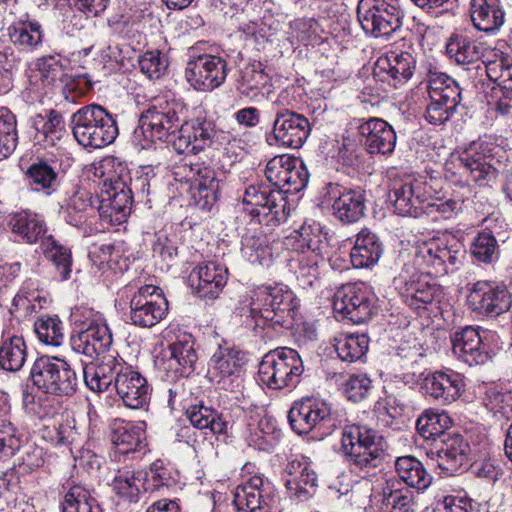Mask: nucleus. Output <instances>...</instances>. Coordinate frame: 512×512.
Masks as SVG:
<instances>
[{"label":"nucleus","instance_id":"f257e3e1","mask_svg":"<svg viewBox=\"0 0 512 512\" xmlns=\"http://www.w3.org/2000/svg\"><path fill=\"white\" fill-rule=\"evenodd\" d=\"M103 179L100 194L93 197L84 189L77 190L68 200L65 208L66 221L79 227L87 223L96 212L112 224H121L131 212L132 191L126 167L118 163L113 171H102Z\"/></svg>","mask_w":512,"mask_h":512},{"label":"nucleus","instance_id":"f03ea898","mask_svg":"<svg viewBox=\"0 0 512 512\" xmlns=\"http://www.w3.org/2000/svg\"><path fill=\"white\" fill-rule=\"evenodd\" d=\"M463 258L464 251L457 243L449 245L440 238L417 243L411 250L401 251L396 258L399 271L393 278V284L401 293L424 274L439 277L458 270Z\"/></svg>","mask_w":512,"mask_h":512},{"label":"nucleus","instance_id":"7ed1b4c3","mask_svg":"<svg viewBox=\"0 0 512 512\" xmlns=\"http://www.w3.org/2000/svg\"><path fill=\"white\" fill-rule=\"evenodd\" d=\"M297 307L294 293L286 286H260L253 293L245 323L253 329L265 326L288 328Z\"/></svg>","mask_w":512,"mask_h":512},{"label":"nucleus","instance_id":"20e7f679","mask_svg":"<svg viewBox=\"0 0 512 512\" xmlns=\"http://www.w3.org/2000/svg\"><path fill=\"white\" fill-rule=\"evenodd\" d=\"M340 452L352 472L369 475L384 461L385 443L376 430L363 424H348L342 428Z\"/></svg>","mask_w":512,"mask_h":512},{"label":"nucleus","instance_id":"39448f33","mask_svg":"<svg viewBox=\"0 0 512 512\" xmlns=\"http://www.w3.org/2000/svg\"><path fill=\"white\" fill-rule=\"evenodd\" d=\"M494 160L491 145L477 141L463 151L452 154L446 163V170L451 173L455 183L463 186H469L471 183L485 186L498 176Z\"/></svg>","mask_w":512,"mask_h":512},{"label":"nucleus","instance_id":"423d86ee","mask_svg":"<svg viewBox=\"0 0 512 512\" xmlns=\"http://www.w3.org/2000/svg\"><path fill=\"white\" fill-rule=\"evenodd\" d=\"M73 135L86 148H103L118 136L113 115L100 105L90 104L80 108L71 118Z\"/></svg>","mask_w":512,"mask_h":512},{"label":"nucleus","instance_id":"0eeeda50","mask_svg":"<svg viewBox=\"0 0 512 512\" xmlns=\"http://www.w3.org/2000/svg\"><path fill=\"white\" fill-rule=\"evenodd\" d=\"M187 114V106L182 100L155 98L141 115L140 130L150 141L168 140L171 136L178 135Z\"/></svg>","mask_w":512,"mask_h":512},{"label":"nucleus","instance_id":"6e6552de","mask_svg":"<svg viewBox=\"0 0 512 512\" xmlns=\"http://www.w3.org/2000/svg\"><path fill=\"white\" fill-rule=\"evenodd\" d=\"M427 90L430 102L424 117L432 125H441L456 112L462 101L459 84L443 72L430 71L427 75Z\"/></svg>","mask_w":512,"mask_h":512},{"label":"nucleus","instance_id":"1a4fd4ad","mask_svg":"<svg viewBox=\"0 0 512 512\" xmlns=\"http://www.w3.org/2000/svg\"><path fill=\"white\" fill-rule=\"evenodd\" d=\"M242 477L243 483L237 486L233 501L238 512H271L277 497L273 483L255 472L252 463L242 467Z\"/></svg>","mask_w":512,"mask_h":512},{"label":"nucleus","instance_id":"9d476101","mask_svg":"<svg viewBox=\"0 0 512 512\" xmlns=\"http://www.w3.org/2000/svg\"><path fill=\"white\" fill-rule=\"evenodd\" d=\"M303 362L294 349L283 347L265 354L259 364L258 377L271 389H283L299 382Z\"/></svg>","mask_w":512,"mask_h":512},{"label":"nucleus","instance_id":"9b49d317","mask_svg":"<svg viewBox=\"0 0 512 512\" xmlns=\"http://www.w3.org/2000/svg\"><path fill=\"white\" fill-rule=\"evenodd\" d=\"M242 203L244 211L251 215L257 224L277 226L288 216L284 194L264 184L250 185L246 188Z\"/></svg>","mask_w":512,"mask_h":512},{"label":"nucleus","instance_id":"f8f14e48","mask_svg":"<svg viewBox=\"0 0 512 512\" xmlns=\"http://www.w3.org/2000/svg\"><path fill=\"white\" fill-rule=\"evenodd\" d=\"M403 11L397 0H360L358 21L366 34L389 37L402 25Z\"/></svg>","mask_w":512,"mask_h":512},{"label":"nucleus","instance_id":"ddd939ff","mask_svg":"<svg viewBox=\"0 0 512 512\" xmlns=\"http://www.w3.org/2000/svg\"><path fill=\"white\" fill-rule=\"evenodd\" d=\"M274 112L272 134L269 144L297 149L302 147L311 132L309 120L302 114L280 106L279 99L271 105Z\"/></svg>","mask_w":512,"mask_h":512},{"label":"nucleus","instance_id":"4468645a","mask_svg":"<svg viewBox=\"0 0 512 512\" xmlns=\"http://www.w3.org/2000/svg\"><path fill=\"white\" fill-rule=\"evenodd\" d=\"M377 297L365 282L343 285L334 295L333 308L354 323H363L372 316Z\"/></svg>","mask_w":512,"mask_h":512},{"label":"nucleus","instance_id":"2eb2a0df","mask_svg":"<svg viewBox=\"0 0 512 512\" xmlns=\"http://www.w3.org/2000/svg\"><path fill=\"white\" fill-rule=\"evenodd\" d=\"M112 343L110 329L100 316L87 317L70 337L71 349L89 359L111 352Z\"/></svg>","mask_w":512,"mask_h":512},{"label":"nucleus","instance_id":"dca6fc26","mask_svg":"<svg viewBox=\"0 0 512 512\" xmlns=\"http://www.w3.org/2000/svg\"><path fill=\"white\" fill-rule=\"evenodd\" d=\"M185 76L195 90L211 91L225 81L226 61L211 54L195 55L192 50L186 65Z\"/></svg>","mask_w":512,"mask_h":512},{"label":"nucleus","instance_id":"f3484780","mask_svg":"<svg viewBox=\"0 0 512 512\" xmlns=\"http://www.w3.org/2000/svg\"><path fill=\"white\" fill-rule=\"evenodd\" d=\"M168 311L167 300L153 285H144L130 300V320L135 326L150 328L159 323Z\"/></svg>","mask_w":512,"mask_h":512},{"label":"nucleus","instance_id":"a211bd4d","mask_svg":"<svg viewBox=\"0 0 512 512\" xmlns=\"http://www.w3.org/2000/svg\"><path fill=\"white\" fill-rule=\"evenodd\" d=\"M467 301L473 311L489 317L512 310L511 294L503 284L478 281L471 288Z\"/></svg>","mask_w":512,"mask_h":512},{"label":"nucleus","instance_id":"6ab92c4d","mask_svg":"<svg viewBox=\"0 0 512 512\" xmlns=\"http://www.w3.org/2000/svg\"><path fill=\"white\" fill-rule=\"evenodd\" d=\"M215 135L214 122L199 115L189 121L185 119L178 135L170 141L179 154H197L212 144Z\"/></svg>","mask_w":512,"mask_h":512},{"label":"nucleus","instance_id":"aec40b11","mask_svg":"<svg viewBox=\"0 0 512 512\" xmlns=\"http://www.w3.org/2000/svg\"><path fill=\"white\" fill-rule=\"evenodd\" d=\"M194 345L192 337L186 334L169 345L168 355L165 354L161 362V370L168 381L187 378L194 371L198 359Z\"/></svg>","mask_w":512,"mask_h":512},{"label":"nucleus","instance_id":"412c9836","mask_svg":"<svg viewBox=\"0 0 512 512\" xmlns=\"http://www.w3.org/2000/svg\"><path fill=\"white\" fill-rule=\"evenodd\" d=\"M490 332L480 327L467 326L452 335V351L456 358L469 366L481 365L488 361L485 343Z\"/></svg>","mask_w":512,"mask_h":512},{"label":"nucleus","instance_id":"4be33fe9","mask_svg":"<svg viewBox=\"0 0 512 512\" xmlns=\"http://www.w3.org/2000/svg\"><path fill=\"white\" fill-rule=\"evenodd\" d=\"M36 67L41 80L48 85L62 87L64 91H76L78 94H84L91 88L85 75H70L69 64L59 56H43L37 59Z\"/></svg>","mask_w":512,"mask_h":512},{"label":"nucleus","instance_id":"5701e85b","mask_svg":"<svg viewBox=\"0 0 512 512\" xmlns=\"http://www.w3.org/2000/svg\"><path fill=\"white\" fill-rule=\"evenodd\" d=\"M431 197V187L421 179L396 183L389 193L395 211L402 216L418 217Z\"/></svg>","mask_w":512,"mask_h":512},{"label":"nucleus","instance_id":"b1692460","mask_svg":"<svg viewBox=\"0 0 512 512\" xmlns=\"http://www.w3.org/2000/svg\"><path fill=\"white\" fill-rule=\"evenodd\" d=\"M228 280V269L216 261L203 262L192 269L188 281L193 291L203 299L219 297Z\"/></svg>","mask_w":512,"mask_h":512},{"label":"nucleus","instance_id":"393cba45","mask_svg":"<svg viewBox=\"0 0 512 512\" xmlns=\"http://www.w3.org/2000/svg\"><path fill=\"white\" fill-rule=\"evenodd\" d=\"M416 61L409 52H389L377 59L373 77L391 87L398 88L413 75Z\"/></svg>","mask_w":512,"mask_h":512},{"label":"nucleus","instance_id":"a878e982","mask_svg":"<svg viewBox=\"0 0 512 512\" xmlns=\"http://www.w3.org/2000/svg\"><path fill=\"white\" fill-rule=\"evenodd\" d=\"M331 409L327 402L318 398H304L294 402L288 413L291 428L298 434L312 431L330 419Z\"/></svg>","mask_w":512,"mask_h":512},{"label":"nucleus","instance_id":"bb28decb","mask_svg":"<svg viewBox=\"0 0 512 512\" xmlns=\"http://www.w3.org/2000/svg\"><path fill=\"white\" fill-rule=\"evenodd\" d=\"M327 193L334 197L333 214L342 223H355L365 214L366 196L361 188L341 189L337 184L327 185Z\"/></svg>","mask_w":512,"mask_h":512},{"label":"nucleus","instance_id":"cd10ccee","mask_svg":"<svg viewBox=\"0 0 512 512\" xmlns=\"http://www.w3.org/2000/svg\"><path fill=\"white\" fill-rule=\"evenodd\" d=\"M115 350L99 357V364L85 365L83 367V378L86 386L94 392H103L114 384L120 375V369L128 367Z\"/></svg>","mask_w":512,"mask_h":512},{"label":"nucleus","instance_id":"c85d7f7f","mask_svg":"<svg viewBox=\"0 0 512 512\" xmlns=\"http://www.w3.org/2000/svg\"><path fill=\"white\" fill-rule=\"evenodd\" d=\"M115 390L124 405L131 409L144 408L150 400L151 388L146 378L131 366L120 369Z\"/></svg>","mask_w":512,"mask_h":512},{"label":"nucleus","instance_id":"c756f323","mask_svg":"<svg viewBox=\"0 0 512 512\" xmlns=\"http://www.w3.org/2000/svg\"><path fill=\"white\" fill-rule=\"evenodd\" d=\"M361 142L370 154H390L396 145L393 127L383 119L369 118L358 126Z\"/></svg>","mask_w":512,"mask_h":512},{"label":"nucleus","instance_id":"7c9ffc66","mask_svg":"<svg viewBox=\"0 0 512 512\" xmlns=\"http://www.w3.org/2000/svg\"><path fill=\"white\" fill-rule=\"evenodd\" d=\"M464 386L463 376L452 370L436 371L427 375L423 381L425 393L443 404L456 401Z\"/></svg>","mask_w":512,"mask_h":512},{"label":"nucleus","instance_id":"2f4dec72","mask_svg":"<svg viewBox=\"0 0 512 512\" xmlns=\"http://www.w3.org/2000/svg\"><path fill=\"white\" fill-rule=\"evenodd\" d=\"M412 507V491L395 477L387 479L375 496L374 512H412Z\"/></svg>","mask_w":512,"mask_h":512},{"label":"nucleus","instance_id":"473e14b6","mask_svg":"<svg viewBox=\"0 0 512 512\" xmlns=\"http://www.w3.org/2000/svg\"><path fill=\"white\" fill-rule=\"evenodd\" d=\"M110 440L121 454L141 451L146 447L145 425L114 419L110 424Z\"/></svg>","mask_w":512,"mask_h":512},{"label":"nucleus","instance_id":"72a5a7b5","mask_svg":"<svg viewBox=\"0 0 512 512\" xmlns=\"http://www.w3.org/2000/svg\"><path fill=\"white\" fill-rule=\"evenodd\" d=\"M383 251V243L378 235L363 228L355 236L350 252L351 263L355 268H371L379 262Z\"/></svg>","mask_w":512,"mask_h":512},{"label":"nucleus","instance_id":"f704fd0d","mask_svg":"<svg viewBox=\"0 0 512 512\" xmlns=\"http://www.w3.org/2000/svg\"><path fill=\"white\" fill-rule=\"evenodd\" d=\"M442 446L437 451L439 468L450 475L457 473L467 462L470 446L459 434H447L441 439Z\"/></svg>","mask_w":512,"mask_h":512},{"label":"nucleus","instance_id":"c9c22d12","mask_svg":"<svg viewBox=\"0 0 512 512\" xmlns=\"http://www.w3.org/2000/svg\"><path fill=\"white\" fill-rule=\"evenodd\" d=\"M9 226L16 236L28 244L41 242V238L48 235L43 216L30 211H21L11 215Z\"/></svg>","mask_w":512,"mask_h":512},{"label":"nucleus","instance_id":"e433bc0d","mask_svg":"<svg viewBox=\"0 0 512 512\" xmlns=\"http://www.w3.org/2000/svg\"><path fill=\"white\" fill-rule=\"evenodd\" d=\"M293 242L297 243L294 249L300 250L302 254L307 249L311 255H321L323 249L327 247V233L320 223L306 221L287 237V245H293Z\"/></svg>","mask_w":512,"mask_h":512},{"label":"nucleus","instance_id":"4c0bfd02","mask_svg":"<svg viewBox=\"0 0 512 512\" xmlns=\"http://www.w3.org/2000/svg\"><path fill=\"white\" fill-rule=\"evenodd\" d=\"M245 362V354L232 347L219 346L209 361L208 374L213 381L218 383L221 380L232 376Z\"/></svg>","mask_w":512,"mask_h":512},{"label":"nucleus","instance_id":"58836bf2","mask_svg":"<svg viewBox=\"0 0 512 512\" xmlns=\"http://www.w3.org/2000/svg\"><path fill=\"white\" fill-rule=\"evenodd\" d=\"M191 170L194 171L191 183L193 197L203 208L211 207L217 200L220 189L216 172L210 167L200 165H196Z\"/></svg>","mask_w":512,"mask_h":512},{"label":"nucleus","instance_id":"ea45409f","mask_svg":"<svg viewBox=\"0 0 512 512\" xmlns=\"http://www.w3.org/2000/svg\"><path fill=\"white\" fill-rule=\"evenodd\" d=\"M147 474L142 470H118L111 486L115 494L124 502L137 503L140 494L145 492Z\"/></svg>","mask_w":512,"mask_h":512},{"label":"nucleus","instance_id":"a19ab883","mask_svg":"<svg viewBox=\"0 0 512 512\" xmlns=\"http://www.w3.org/2000/svg\"><path fill=\"white\" fill-rule=\"evenodd\" d=\"M8 36L20 51L32 53L43 45L45 34L39 22L20 21L8 27Z\"/></svg>","mask_w":512,"mask_h":512},{"label":"nucleus","instance_id":"79ce46f5","mask_svg":"<svg viewBox=\"0 0 512 512\" xmlns=\"http://www.w3.org/2000/svg\"><path fill=\"white\" fill-rule=\"evenodd\" d=\"M470 14L473 25L479 31L492 32L504 23L505 13L494 0H471Z\"/></svg>","mask_w":512,"mask_h":512},{"label":"nucleus","instance_id":"37998d69","mask_svg":"<svg viewBox=\"0 0 512 512\" xmlns=\"http://www.w3.org/2000/svg\"><path fill=\"white\" fill-rule=\"evenodd\" d=\"M186 416L190 423L197 429L205 430L213 435H226L229 422L223 419L216 410L203 404L190 405L186 409Z\"/></svg>","mask_w":512,"mask_h":512},{"label":"nucleus","instance_id":"c03bdc74","mask_svg":"<svg viewBox=\"0 0 512 512\" xmlns=\"http://www.w3.org/2000/svg\"><path fill=\"white\" fill-rule=\"evenodd\" d=\"M31 125L35 130V139L42 142L45 147L55 146L56 141L64 134L63 118L54 110L35 115L31 119Z\"/></svg>","mask_w":512,"mask_h":512},{"label":"nucleus","instance_id":"a18cd8bd","mask_svg":"<svg viewBox=\"0 0 512 512\" xmlns=\"http://www.w3.org/2000/svg\"><path fill=\"white\" fill-rule=\"evenodd\" d=\"M40 252L51 262L61 281L68 280L72 272V254L69 248L62 245L51 234L41 238Z\"/></svg>","mask_w":512,"mask_h":512},{"label":"nucleus","instance_id":"49530a36","mask_svg":"<svg viewBox=\"0 0 512 512\" xmlns=\"http://www.w3.org/2000/svg\"><path fill=\"white\" fill-rule=\"evenodd\" d=\"M27 359V345L22 336L4 333L0 343V368L8 372L21 370Z\"/></svg>","mask_w":512,"mask_h":512},{"label":"nucleus","instance_id":"de8ad7c7","mask_svg":"<svg viewBox=\"0 0 512 512\" xmlns=\"http://www.w3.org/2000/svg\"><path fill=\"white\" fill-rule=\"evenodd\" d=\"M405 303L414 310L425 309L427 305L440 302L443 291L440 285L431 283L424 276L401 292Z\"/></svg>","mask_w":512,"mask_h":512},{"label":"nucleus","instance_id":"09e8293b","mask_svg":"<svg viewBox=\"0 0 512 512\" xmlns=\"http://www.w3.org/2000/svg\"><path fill=\"white\" fill-rule=\"evenodd\" d=\"M395 469L402 482L417 490H425L432 482L423 464L413 456L398 457Z\"/></svg>","mask_w":512,"mask_h":512},{"label":"nucleus","instance_id":"8fccbe9b","mask_svg":"<svg viewBox=\"0 0 512 512\" xmlns=\"http://www.w3.org/2000/svg\"><path fill=\"white\" fill-rule=\"evenodd\" d=\"M266 83L267 76L263 71L262 64L254 62L241 71L236 89L242 97L256 102L263 97L262 89Z\"/></svg>","mask_w":512,"mask_h":512},{"label":"nucleus","instance_id":"3c124183","mask_svg":"<svg viewBox=\"0 0 512 512\" xmlns=\"http://www.w3.org/2000/svg\"><path fill=\"white\" fill-rule=\"evenodd\" d=\"M446 52L450 59L459 65L476 63L482 57L480 44L471 38L461 35H455L449 39L446 45Z\"/></svg>","mask_w":512,"mask_h":512},{"label":"nucleus","instance_id":"603ef678","mask_svg":"<svg viewBox=\"0 0 512 512\" xmlns=\"http://www.w3.org/2000/svg\"><path fill=\"white\" fill-rule=\"evenodd\" d=\"M241 254L252 264H267L272 256L268 241L263 232L248 231L242 236Z\"/></svg>","mask_w":512,"mask_h":512},{"label":"nucleus","instance_id":"864d4df0","mask_svg":"<svg viewBox=\"0 0 512 512\" xmlns=\"http://www.w3.org/2000/svg\"><path fill=\"white\" fill-rule=\"evenodd\" d=\"M26 174L30 185L36 191H43L46 195L55 192L59 185L55 166L44 160L33 163Z\"/></svg>","mask_w":512,"mask_h":512},{"label":"nucleus","instance_id":"5fc2aeb1","mask_svg":"<svg viewBox=\"0 0 512 512\" xmlns=\"http://www.w3.org/2000/svg\"><path fill=\"white\" fill-rule=\"evenodd\" d=\"M369 338L365 334L344 335L335 339V350L338 357L345 362H356L365 356Z\"/></svg>","mask_w":512,"mask_h":512},{"label":"nucleus","instance_id":"6e6d98bb","mask_svg":"<svg viewBox=\"0 0 512 512\" xmlns=\"http://www.w3.org/2000/svg\"><path fill=\"white\" fill-rule=\"evenodd\" d=\"M78 377L75 370L63 358L58 357V363L55 364L52 383V395L71 396L78 387Z\"/></svg>","mask_w":512,"mask_h":512},{"label":"nucleus","instance_id":"4d7b16f0","mask_svg":"<svg viewBox=\"0 0 512 512\" xmlns=\"http://www.w3.org/2000/svg\"><path fill=\"white\" fill-rule=\"evenodd\" d=\"M470 253L474 260L484 264L496 262L500 255V247L491 231L478 232L470 245Z\"/></svg>","mask_w":512,"mask_h":512},{"label":"nucleus","instance_id":"13d9d810","mask_svg":"<svg viewBox=\"0 0 512 512\" xmlns=\"http://www.w3.org/2000/svg\"><path fill=\"white\" fill-rule=\"evenodd\" d=\"M18 144L16 116L7 108H0V161L8 158Z\"/></svg>","mask_w":512,"mask_h":512},{"label":"nucleus","instance_id":"bf43d9fd","mask_svg":"<svg viewBox=\"0 0 512 512\" xmlns=\"http://www.w3.org/2000/svg\"><path fill=\"white\" fill-rule=\"evenodd\" d=\"M56 363H58V357L56 356H41L33 362L29 380L39 391L47 394L51 393V381Z\"/></svg>","mask_w":512,"mask_h":512},{"label":"nucleus","instance_id":"052dcab7","mask_svg":"<svg viewBox=\"0 0 512 512\" xmlns=\"http://www.w3.org/2000/svg\"><path fill=\"white\" fill-rule=\"evenodd\" d=\"M483 404L496 421L512 419V392L490 387L486 390Z\"/></svg>","mask_w":512,"mask_h":512},{"label":"nucleus","instance_id":"680f3d73","mask_svg":"<svg viewBox=\"0 0 512 512\" xmlns=\"http://www.w3.org/2000/svg\"><path fill=\"white\" fill-rule=\"evenodd\" d=\"M449 423L447 414L427 410L417 419L416 428L423 438L435 440L437 437L444 438V431L449 427Z\"/></svg>","mask_w":512,"mask_h":512},{"label":"nucleus","instance_id":"e2e57ef3","mask_svg":"<svg viewBox=\"0 0 512 512\" xmlns=\"http://www.w3.org/2000/svg\"><path fill=\"white\" fill-rule=\"evenodd\" d=\"M97 508L96 499L81 485L72 486L62 502L63 512H94Z\"/></svg>","mask_w":512,"mask_h":512},{"label":"nucleus","instance_id":"0e129e2a","mask_svg":"<svg viewBox=\"0 0 512 512\" xmlns=\"http://www.w3.org/2000/svg\"><path fill=\"white\" fill-rule=\"evenodd\" d=\"M34 330L39 340L47 345L60 346L64 340L63 323L56 316H40L34 323Z\"/></svg>","mask_w":512,"mask_h":512},{"label":"nucleus","instance_id":"69168bd1","mask_svg":"<svg viewBox=\"0 0 512 512\" xmlns=\"http://www.w3.org/2000/svg\"><path fill=\"white\" fill-rule=\"evenodd\" d=\"M323 262L321 255H302L295 270L297 280L303 288L313 287L319 280V263Z\"/></svg>","mask_w":512,"mask_h":512},{"label":"nucleus","instance_id":"338daca9","mask_svg":"<svg viewBox=\"0 0 512 512\" xmlns=\"http://www.w3.org/2000/svg\"><path fill=\"white\" fill-rule=\"evenodd\" d=\"M140 71L150 80L161 78L168 68V60L160 51H147L139 57Z\"/></svg>","mask_w":512,"mask_h":512},{"label":"nucleus","instance_id":"774afa93","mask_svg":"<svg viewBox=\"0 0 512 512\" xmlns=\"http://www.w3.org/2000/svg\"><path fill=\"white\" fill-rule=\"evenodd\" d=\"M290 169L285 178L284 193H297L304 189L309 181V173L303 160L291 156Z\"/></svg>","mask_w":512,"mask_h":512}]
</instances>
